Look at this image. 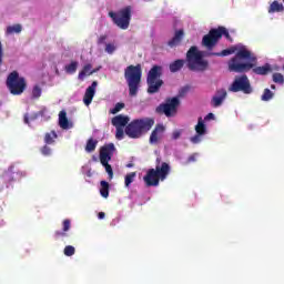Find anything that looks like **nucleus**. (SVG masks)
<instances>
[{"label":"nucleus","mask_w":284,"mask_h":284,"mask_svg":"<svg viewBox=\"0 0 284 284\" xmlns=\"http://www.w3.org/2000/svg\"><path fill=\"white\" fill-rule=\"evenodd\" d=\"M183 37H185V31L183 29L176 30L174 37L168 42V47L176 48V45H181Z\"/></svg>","instance_id":"17"},{"label":"nucleus","mask_w":284,"mask_h":284,"mask_svg":"<svg viewBox=\"0 0 284 284\" xmlns=\"http://www.w3.org/2000/svg\"><path fill=\"white\" fill-rule=\"evenodd\" d=\"M57 139H59V135L57 134V131L47 132L44 134V143L47 145L54 144V141H57Z\"/></svg>","instance_id":"26"},{"label":"nucleus","mask_w":284,"mask_h":284,"mask_svg":"<svg viewBox=\"0 0 284 284\" xmlns=\"http://www.w3.org/2000/svg\"><path fill=\"white\" fill-rule=\"evenodd\" d=\"M116 151V148L114 146V143L104 144L100 149V162L103 161H112V156H114V152Z\"/></svg>","instance_id":"12"},{"label":"nucleus","mask_w":284,"mask_h":284,"mask_svg":"<svg viewBox=\"0 0 284 284\" xmlns=\"http://www.w3.org/2000/svg\"><path fill=\"white\" fill-rule=\"evenodd\" d=\"M229 90L230 92H243L244 94H252V84L250 83V79L243 74L235 78Z\"/></svg>","instance_id":"11"},{"label":"nucleus","mask_w":284,"mask_h":284,"mask_svg":"<svg viewBox=\"0 0 284 284\" xmlns=\"http://www.w3.org/2000/svg\"><path fill=\"white\" fill-rule=\"evenodd\" d=\"M128 168H132V164H128Z\"/></svg>","instance_id":"52"},{"label":"nucleus","mask_w":284,"mask_h":284,"mask_svg":"<svg viewBox=\"0 0 284 284\" xmlns=\"http://www.w3.org/2000/svg\"><path fill=\"white\" fill-rule=\"evenodd\" d=\"M273 81H274V83H278L280 85H283V83H284L283 73H274L273 74Z\"/></svg>","instance_id":"36"},{"label":"nucleus","mask_w":284,"mask_h":284,"mask_svg":"<svg viewBox=\"0 0 284 284\" xmlns=\"http://www.w3.org/2000/svg\"><path fill=\"white\" fill-rule=\"evenodd\" d=\"M100 163L105 169V172L108 173L109 179H113L114 178V171L112 170V165H110V161H103V162H100Z\"/></svg>","instance_id":"30"},{"label":"nucleus","mask_w":284,"mask_h":284,"mask_svg":"<svg viewBox=\"0 0 284 284\" xmlns=\"http://www.w3.org/2000/svg\"><path fill=\"white\" fill-rule=\"evenodd\" d=\"M116 50V47L114 45V44H112V43H108L106 45H105V52L108 53V54H114V51Z\"/></svg>","instance_id":"40"},{"label":"nucleus","mask_w":284,"mask_h":284,"mask_svg":"<svg viewBox=\"0 0 284 284\" xmlns=\"http://www.w3.org/2000/svg\"><path fill=\"white\" fill-rule=\"evenodd\" d=\"M274 12H284L283 3L274 0L268 7V14H274Z\"/></svg>","instance_id":"25"},{"label":"nucleus","mask_w":284,"mask_h":284,"mask_svg":"<svg viewBox=\"0 0 284 284\" xmlns=\"http://www.w3.org/2000/svg\"><path fill=\"white\" fill-rule=\"evenodd\" d=\"M195 132L199 134V136H203L207 134V126H205V122L203 121V118H199L197 124L195 125Z\"/></svg>","instance_id":"22"},{"label":"nucleus","mask_w":284,"mask_h":284,"mask_svg":"<svg viewBox=\"0 0 284 284\" xmlns=\"http://www.w3.org/2000/svg\"><path fill=\"white\" fill-rule=\"evenodd\" d=\"M223 37H225L227 41H232V36H230V31H227L225 27L211 29L209 33L203 37L202 45H204L206 50H212Z\"/></svg>","instance_id":"6"},{"label":"nucleus","mask_w":284,"mask_h":284,"mask_svg":"<svg viewBox=\"0 0 284 284\" xmlns=\"http://www.w3.org/2000/svg\"><path fill=\"white\" fill-rule=\"evenodd\" d=\"M77 68H79V62L72 61L70 64L64 67V70L67 74H74V72H77Z\"/></svg>","instance_id":"29"},{"label":"nucleus","mask_w":284,"mask_h":284,"mask_svg":"<svg viewBox=\"0 0 284 284\" xmlns=\"http://www.w3.org/2000/svg\"><path fill=\"white\" fill-rule=\"evenodd\" d=\"M134 179H136V172H131V173L126 174L124 178L125 186L130 187V185H132V183H134Z\"/></svg>","instance_id":"31"},{"label":"nucleus","mask_w":284,"mask_h":284,"mask_svg":"<svg viewBox=\"0 0 284 284\" xmlns=\"http://www.w3.org/2000/svg\"><path fill=\"white\" fill-rule=\"evenodd\" d=\"M105 39H108V36H100V38L98 39V44L101 45L105 43Z\"/></svg>","instance_id":"45"},{"label":"nucleus","mask_w":284,"mask_h":284,"mask_svg":"<svg viewBox=\"0 0 284 284\" xmlns=\"http://www.w3.org/2000/svg\"><path fill=\"white\" fill-rule=\"evenodd\" d=\"M70 227H71L70 220H64L62 222V231H55L54 232L55 241H59V239H64L65 236H68L67 232H70Z\"/></svg>","instance_id":"18"},{"label":"nucleus","mask_w":284,"mask_h":284,"mask_svg":"<svg viewBox=\"0 0 284 284\" xmlns=\"http://www.w3.org/2000/svg\"><path fill=\"white\" fill-rule=\"evenodd\" d=\"M99 72V69H93L92 70V64L88 63L85 64L82 70L79 72L78 74V79L80 81H83L85 79V77H90L91 74H94Z\"/></svg>","instance_id":"19"},{"label":"nucleus","mask_w":284,"mask_h":284,"mask_svg":"<svg viewBox=\"0 0 284 284\" xmlns=\"http://www.w3.org/2000/svg\"><path fill=\"white\" fill-rule=\"evenodd\" d=\"M272 99H274V92H272L270 89H264L261 101H272Z\"/></svg>","instance_id":"33"},{"label":"nucleus","mask_w":284,"mask_h":284,"mask_svg":"<svg viewBox=\"0 0 284 284\" xmlns=\"http://www.w3.org/2000/svg\"><path fill=\"white\" fill-rule=\"evenodd\" d=\"M40 152L43 156H50V154H52V149L45 144L40 149Z\"/></svg>","instance_id":"38"},{"label":"nucleus","mask_w":284,"mask_h":284,"mask_svg":"<svg viewBox=\"0 0 284 284\" xmlns=\"http://www.w3.org/2000/svg\"><path fill=\"white\" fill-rule=\"evenodd\" d=\"M141 77H143L141 64H131L124 70V79L129 85L130 97H136V94H139V88H141Z\"/></svg>","instance_id":"4"},{"label":"nucleus","mask_w":284,"mask_h":284,"mask_svg":"<svg viewBox=\"0 0 284 284\" xmlns=\"http://www.w3.org/2000/svg\"><path fill=\"white\" fill-rule=\"evenodd\" d=\"M115 139H118V141H123L124 136H125V131H123V128L121 126H115Z\"/></svg>","instance_id":"34"},{"label":"nucleus","mask_w":284,"mask_h":284,"mask_svg":"<svg viewBox=\"0 0 284 284\" xmlns=\"http://www.w3.org/2000/svg\"><path fill=\"white\" fill-rule=\"evenodd\" d=\"M155 169H149L146 174L143 176V181L146 187H158L161 181H165L170 174V164L166 162L161 163V159H156ZM161 163V164H159Z\"/></svg>","instance_id":"2"},{"label":"nucleus","mask_w":284,"mask_h":284,"mask_svg":"<svg viewBox=\"0 0 284 284\" xmlns=\"http://www.w3.org/2000/svg\"><path fill=\"white\" fill-rule=\"evenodd\" d=\"M59 125L62 130H68L70 128V121H68V113L65 111H60L59 113Z\"/></svg>","instance_id":"21"},{"label":"nucleus","mask_w":284,"mask_h":284,"mask_svg":"<svg viewBox=\"0 0 284 284\" xmlns=\"http://www.w3.org/2000/svg\"><path fill=\"white\" fill-rule=\"evenodd\" d=\"M187 68L192 72H205L210 68V62L203 59V52L193 45L186 52Z\"/></svg>","instance_id":"5"},{"label":"nucleus","mask_w":284,"mask_h":284,"mask_svg":"<svg viewBox=\"0 0 284 284\" xmlns=\"http://www.w3.org/2000/svg\"><path fill=\"white\" fill-rule=\"evenodd\" d=\"M125 108V103L123 102H118L113 109H111V114H118V112H121Z\"/></svg>","instance_id":"37"},{"label":"nucleus","mask_w":284,"mask_h":284,"mask_svg":"<svg viewBox=\"0 0 284 284\" xmlns=\"http://www.w3.org/2000/svg\"><path fill=\"white\" fill-rule=\"evenodd\" d=\"M190 141H191V143L196 144V143H199L201 141V135H199V133H196L194 136H192L190 139Z\"/></svg>","instance_id":"43"},{"label":"nucleus","mask_w":284,"mask_h":284,"mask_svg":"<svg viewBox=\"0 0 284 284\" xmlns=\"http://www.w3.org/2000/svg\"><path fill=\"white\" fill-rule=\"evenodd\" d=\"M187 161H189V163H192V162L196 161V155L189 156Z\"/></svg>","instance_id":"48"},{"label":"nucleus","mask_w":284,"mask_h":284,"mask_svg":"<svg viewBox=\"0 0 284 284\" xmlns=\"http://www.w3.org/2000/svg\"><path fill=\"white\" fill-rule=\"evenodd\" d=\"M24 123H27V125H30V119L28 118V115H24Z\"/></svg>","instance_id":"50"},{"label":"nucleus","mask_w":284,"mask_h":284,"mask_svg":"<svg viewBox=\"0 0 284 284\" xmlns=\"http://www.w3.org/2000/svg\"><path fill=\"white\" fill-rule=\"evenodd\" d=\"M75 252H77V248H74V246L72 245H67L63 251L64 256H74Z\"/></svg>","instance_id":"35"},{"label":"nucleus","mask_w":284,"mask_h":284,"mask_svg":"<svg viewBox=\"0 0 284 284\" xmlns=\"http://www.w3.org/2000/svg\"><path fill=\"white\" fill-rule=\"evenodd\" d=\"M190 92V87H184L180 90L179 97H184Z\"/></svg>","instance_id":"41"},{"label":"nucleus","mask_w":284,"mask_h":284,"mask_svg":"<svg viewBox=\"0 0 284 284\" xmlns=\"http://www.w3.org/2000/svg\"><path fill=\"white\" fill-rule=\"evenodd\" d=\"M271 90H276V85L272 84Z\"/></svg>","instance_id":"51"},{"label":"nucleus","mask_w":284,"mask_h":284,"mask_svg":"<svg viewBox=\"0 0 284 284\" xmlns=\"http://www.w3.org/2000/svg\"><path fill=\"white\" fill-rule=\"evenodd\" d=\"M99 144V141L90 138L87 141V145H85V152H94L97 150V145Z\"/></svg>","instance_id":"28"},{"label":"nucleus","mask_w":284,"mask_h":284,"mask_svg":"<svg viewBox=\"0 0 284 284\" xmlns=\"http://www.w3.org/2000/svg\"><path fill=\"white\" fill-rule=\"evenodd\" d=\"M3 65V45L0 42V68Z\"/></svg>","instance_id":"44"},{"label":"nucleus","mask_w":284,"mask_h":284,"mask_svg":"<svg viewBox=\"0 0 284 284\" xmlns=\"http://www.w3.org/2000/svg\"><path fill=\"white\" fill-rule=\"evenodd\" d=\"M172 139H173V141L181 139V131L180 130L173 131Z\"/></svg>","instance_id":"42"},{"label":"nucleus","mask_w":284,"mask_h":284,"mask_svg":"<svg viewBox=\"0 0 284 284\" xmlns=\"http://www.w3.org/2000/svg\"><path fill=\"white\" fill-rule=\"evenodd\" d=\"M213 119H214V113H209L205 115L204 121H213Z\"/></svg>","instance_id":"47"},{"label":"nucleus","mask_w":284,"mask_h":284,"mask_svg":"<svg viewBox=\"0 0 284 284\" xmlns=\"http://www.w3.org/2000/svg\"><path fill=\"white\" fill-rule=\"evenodd\" d=\"M98 219H100V220L105 219V213H104V212H100V213L98 214Z\"/></svg>","instance_id":"49"},{"label":"nucleus","mask_w":284,"mask_h":284,"mask_svg":"<svg viewBox=\"0 0 284 284\" xmlns=\"http://www.w3.org/2000/svg\"><path fill=\"white\" fill-rule=\"evenodd\" d=\"M109 17L120 30H128L130 28V21H132V7L128 6L118 12L110 11Z\"/></svg>","instance_id":"9"},{"label":"nucleus","mask_w":284,"mask_h":284,"mask_svg":"<svg viewBox=\"0 0 284 284\" xmlns=\"http://www.w3.org/2000/svg\"><path fill=\"white\" fill-rule=\"evenodd\" d=\"M41 97V87L36 85L32 89V98L33 99H39Z\"/></svg>","instance_id":"39"},{"label":"nucleus","mask_w":284,"mask_h":284,"mask_svg":"<svg viewBox=\"0 0 284 284\" xmlns=\"http://www.w3.org/2000/svg\"><path fill=\"white\" fill-rule=\"evenodd\" d=\"M22 30L21 24H13L7 28V34H19Z\"/></svg>","instance_id":"32"},{"label":"nucleus","mask_w":284,"mask_h":284,"mask_svg":"<svg viewBox=\"0 0 284 284\" xmlns=\"http://www.w3.org/2000/svg\"><path fill=\"white\" fill-rule=\"evenodd\" d=\"M163 132H165V126L163 124H156L150 135L151 145H156V143H159V140L163 136Z\"/></svg>","instance_id":"14"},{"label":"nucleus","mask_w":284,"mask_h":284,"mask_svg":"<svg viewBox=\"0 0 284 284\" xmlns=\"http://www.w3.org/2000/svg\"><path fill=\"white\" fill-rule=\"evenodd\" d=\"M154 126V119L143 118L131 121L124 129L129 139H141L143 134L150 132Z\"/></svg>","instance_id":"3"},{"label":"nucleus","mask_w":284,"mask_h":284,"mask_svg":"<svg viewBox=\"0 0 284 284\" xmlns=\"http://www.w3.org/2000/svg\"><path fill=\"white\" fill-rule=\"evenodd\" d=\"M6 85L13 97H20L26 92V88H28V82L26 78L19 75V71H12L7 77Z\"/></svg>","instance_id":"8"},{"label":"nucleus","mask_w":284,"mask_h":284,"mask_svg":"<svg viewBox=\"0 0 284 284\" xmlns=\"http://www.w3.org/2000/svg\"><path fill=\"white\" fill-rule=\"evenodd\" d=\"M100 194L103 199H108V196H110V183H108L106 181H101L100 182Z\"/></svg>","instance_id":"27"},{"label":"nucleus","mask_w":284,"mask_h":284,"mask_svg":"<svg viewBox=\"0 0 284 284\" xmlns=\"http://www.w3.org/2000/svg\"><path fill=\"white\" fill-rule=\"evenodd\" d=\"M97 85H98V82L93 81L92 84L85 90V93L83 97L84 105H90V103H92V99H94V94L97 92Z\"/></svg>","instance_id":"15"},{"label":"nucleus","mask_w":284,"mask_h":284,"mask_svg":"<svg viewBox=\"0 0 284 284\" xmlns=\"http://www.w3.org/2000/svg\"><path fill=\"white\" fill-rule=\"evenodd\" d=\"M111 123L114 128H128L130 125V116L123 114L115 115L112 118Z\"/></svg>","instance_id":"16"},{"label":"nucleus","mask_w":284,"mask_h":284,"mask_svg":"<svg viewBox=\"0 0 284 284\" xmlns=\"http://www.w3.org/2000/svg\"><path fill=\"white\" fill-rule=\"evenodd\" d=\"M242 59H246L251 62H241ZM254 63H256V57H252L250 50L242 48L236 52L235 57L229 61V70L230 72H236L239 74L253 70V73L260 77H265L272 72V65L270 63H265L262 67H255Z\"/></svg>","instance_id":"1"},{"label":"nucleus","mask_w":284,"mask_h":284,"mask_svg":"<svg viewBox=\"0 0 284 284\" xmlns=\"http://www.w3.org/2000/svg\"><path fill=\"white\" fill-rule=\"evenodd\" d=\"M236 50V47H231L230 49H224L221 52H211L209 53V57H230V54H234Z\"/></svg>","instance_id":"23"},{"label":"nucleus","mask_w":284,"mask_h":284,"mask_svg":"<svg viewBox=\"0 0 284 284\" xmlns=\"http://www.w3.org/2000/svg\"><path fill=\"white\" fill-rule=\"evenodd\" d=\"M45 112H48V109L43 108L36 114V116H45Z\"/></svg>","instance_id":"46"},{"label":"nucleus","mask_w":284,"mask_h":284,"mask_svg":"<svg viewBox=\"0 0 284 284\" xmlns=\"http://www.w3.org/2000/svg\"><path fill=\"white\" fill-rule=\"evenodd\" d=\"M225 99H227V91L225 89H220L216 91L215 95L212 98L211 105L213 108H221Z\"/></svg>","instance_id":"13"},{"label":"nucleus","mask_w":284,"mask_h":284,"mask_svg":"<svg viewBox=\"0 0 284 284\" xmlns=\"http://www.w3.org/2000/svg\"><path fill=\"white\" fill-rule=\"evenodd\" d=\"M7 181H19L21 179L22 174L18 170L14 169V166H10L6 173Z\"/></svg>","instance_id":"20"},{"label":"nucleus","mask_w":284,"mask_h":284,"mask_svg":"<svg viewBox=\"0 0 284 284\" xmlns=\"http://www.w3.org/2000/svg\"><path fill=\"white\" fill-rule=\"evenodd\" d=\"M163 74V67L153 65L148 75H146V84H148V94H156L161 91L163 87V80L161 79Z\"/></svg>","instance_id":"7"},{"label":"nucleus","mask_w":284,"mask_h":284,"mask_svg":"<svg viewBox=\"0 0 284 284\" xmlns=\"http://www.w3.org/2000/svg\"><path fill=\"white\" fill-rule=\"evenodd\" d=\"M181 105V100L178 97L166 99L165 103H161L156 106V114H164L165 116H175Z\"/></svg>","instance_id":"10"},{"label":"nucleus","mask_w":284,"mask_h":284,"mask_svg":"<svg viewBox=\"0 0 284 284\" xmlns=\"http://www.w3.org/2000/svg\"><path fill=\"white\" fill-rule=\"evenodd\" d=\"M183 65H185V60L178 59L170 63L169 70H170V72H173V73L179 72L183 68Z\"/></svg>","instance_id":"24"}]
</instances>
